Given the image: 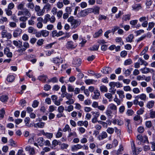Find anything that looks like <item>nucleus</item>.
<instances>
[{
    "label": "nucleus",
    "mask_w": 155,
    "mask_h": 155,
    "mask_svg": "<svg viewBox=\"0 0 155 155\" xmlns=\"http://www.w3.org/2000/svg\"><path fill=\"white\" fill-rule=\"evenodd\" d=\"M152 2L151 0H147L146 3V5L147 8H150V6L152 5Z\"/></svg>",
    "instance_id": "052dcab7"
},
{
    "label": "nucleus",
    "mask_w": 155,
    "mask_h": 155,
    "mask_svg": "<svg viewBox=\"0 0 155 155\" xmlns=\"http://www.w3.org/2000/svg\"><path fill=\"white\" fill-rule=\"evenodd\" d=\"M132 63V61L130 59H128L126 60L124 63V64L125 65H129L131 64Z\"/></svg>",
    "instance_id": "0e129e2a"
},
{
    "label": "nucleus",
    "mask_w": 155,
    "mask_h": 155,
    "mask_svg": "<svg viewBox=\"0 0 155 155\" xmlns=\"http://www.w3.org/2000/svg\"><path fill=\"white\" fill-rule=\"evenodd\" d=\"M45 124V123L41 121L39 122L35 123L34 124V126L35 128H42L44 127Z\"/></svg>",
    "instance_id": "0eeeda50"
},
{
    "label": "nucleus",
    "mask_w": 155,
    "mask_h": 155,
    "mask_svg": "<svg viewBox=\"0 0 155 155\" xmlns=\"http://www.w3.org/2000/svg\"><path fill=\"white\" fill-rule=\"evenodd\" d=\"M134 36L133 34L129 35L126 38V41L127 42H131L134 38Z\"/></svg>",
    "instance_id": "c85d7f7f"
},
{
    "label": "nucleus",
    "mask_w": 155,
    "mask_h": 155,
    "mask_svg": "<svg viewBox=\"0 0 155 155\" xmlns=\"http://www.w3.org/2000/svg\"><path fill=\"white\" fill-rule=\"evenodd\" d=\"M99 45H94L93 46L90 47L89 49L91 51H97L98 49Z\"/></svg>",
    "instance_id": "a19ab883"
},
{
    "label": "nucleus",
    "mask_w": 155,
    "mask_h": 155,
    "mask_svg": "<svg viewBox=\"0 0 155 155\" xmlns=\"http://www.w3.org/2000/svg\"><path fill=\"white\" fill-rule=\"evenodd\" d=\"M27 7L31 9H33L35 7V5L32 2H29L26 4Z\"/></svg>",
    "instance_id": "f704fd0d"
},
{
    "label": "nucleus",
    "mask_w": 155,
    "mask_h": 155,
    "mask_svg": "<svg viewBox=\"0 0 155 155\" xmlns=\"http://www.w3.org/2000/svg\"><path fill=\"white\" fill-rule=\"evenodd\" d=\"M132 152L134 155H137L139 153V152H137V150L134 144L133 143V145H132Z\"/></svg>",
    "instance_id": "473e14b6"
},
{
    "label": "nucleus",
    "mask_w": 155,
    "mask_h": 155,
    "mask_svg": "<svg viewBox=\"0 0 155 155\" xmlns=\"http://www.w3.org/2000/svg\"><path fill=\"white\" fill-rule=\"evenodd\" d=\"M24 15L30 17L31 14L28 9L26 8H24L22 10Z\"/></svg>",
    "instance_id": "5701e85b"
},
{
    "label": "nucleus",
    "mask_w": 155,
    "mask_h": 155,
    "mask_svg": "<svg viewBox=\"0 0 155 155\" xmlns=\"http://www.w3.org/2000/svg\"><path fill=\"white\" fill-rule=\"evenodd\" d=\"M5 11L7 15L10 16L12 15V12L11 9H9L8 8H6Z\"/></svg>",
    "instance_id": "79ce46f5"
},
{
    "label": "nucleus",
    "mask_w": 155,
    "mask_h": 155,
    "mask_svg": "<svg viewBox=\"0 0 155 155\" xmlns=\"http://www.w3.org/2000/svg\"><path fill=\"white\" fill-rule=\"evenodd\" d=\"M140 70L143 74H147L149 72L152 73L154 72L153 69L149 68L146 67L140 69Z\"/></svg>",
    "instance_id": "39448f33"
},
{
    "label": "nucleus",
    "mask_w": 155,
    "mask_h": 155,
    "mask_svg": "<svg viewBox=\"0 0 155 155\" xmlns=\"http://www.w3.org/2000/svg\"><path fill=\"white\" fill-rule=\"evenodd\" d=\"M149 115L150 117L152 118H155V111L151 109L150 110Z\"/></svg>",
    "instance_id": "37998d69"
},
{
    "label": "nucleus",
    "mask_w": 155,
    "mask_h": 155,
    "mask_svg": "<svg viewBox=\"0 0 155 155\" xmlns=\"http://www.w3.org/2000/svg\"><path fill=\"white\" fill-rule=\"evenodd\" d=\"M94 80L93 79H87L85 81V82L87 85H90L93 84Z\"/></svg>",
    "instance_id": "4d7b16f0"
},
{
    "label": "nucleus",
    "mask_w": 155,
    "mask_h": 155,
    "mask_svg": "<svg viewBox=\"0 0 155 155\" xmlns=\"http://www.w3.org/2000/svg\"><path fill=\"white\" fill-rule=\"evenodd\" d=\"M56 19L54 15L51 16L48 14H47L45 16L43 23L46 24L48 21H50L51 23H54L55 22Z\"/></svg>",
    "instance_id": "f03ea898"
},
{
    "label": "nucleus",
    "mask_w": 155,
    "mask_h": 155,
    "mask_svg": "<svg viewBox=\"0 0 155 155\" xmlns=\"http://www.w3.org/2000/svg\"><path fill=\"white\" fill-rule=\"evenodd\" d=\"M42 35L44 37L48 36L49 34V32L46 30H43L41 31Z\"/></svg>",
    "instance_id": "4c0bfd02"
},
{
    "label": "nucleus",
    "mask_w": 155,
    "mask_h": 155,
    "mask_svg": "<svg viewBox=\"0 0 155 155\" xmlns=\"http://www.w3.org/2000/svg\"><path fill=\"white\" fill-rule=\"evenodd\" d=\"M135 98H140L141 100L145 101L147 100V97L146 94L142 93L135 97Z\"/></svg>",
    "instance_id": "f8f14e48"
},
{
    "label": "nucleus",
    "mask_w": 155,
    "mask_h": 155,
    "mask_svg": "<svg viewBox=\"0 0 155 155\" xmlns=\"http://www.w3.org/2000/svg\"><path fill=\"white\" fill-rule=\"evenodd\" d=\"M4 53L8 57L11 58L12 57V54L10 51L9 49L8 48H6L4 49Z\"/></svg>",
    "instance_id": "dca6fc26"
},
{
    "label": "nucleus",
    "mask_w": 155,
    "mask_h": 155,
    "mask_svg": "<svg viewBox=\"0 0 155 155\" xmlns=\"http://www.w3.org/2000/svg\"><path fill=\"white\" fill-rule=\"evenodd\" d=\"M68 100L66 102V103L68 105H71L74 104V101L72 99H68Z\"/></svg>",
    "instance_id": "13d9d810"
},
{
    "label": "nucleus",
    "mask_w": 155,
    "mask_h": 155,
    "mask_svg": "<svg viewBox=\"0 0 155 155\" xmlns=\"http://www.w3.org/2000/svg\"><path fill=\"white\" fill-rule=\"evenodd\" d=\"M37 12V15L38 16H41L43 15L45 12V10L43 9H40Z\"/></svg>",
    "instance_id": "603ef678"
},
{
    "label": "nucleus",
    "mask_w": 155,
    "mask_h": 155,
    "mask_svg": "<svg viewBox=\"0 0 155 155\" xmlns=\"http://www.w3.org/2000/svg\"><path fill=\"white\" fill-rule=\"evenodd\" d=\"M25 150L26 151H28L31 155H33L35 154V150L33 147H31L30 146L26 147L25 148Z\"/></svg>",
    "instance_id": "2eb2a0df"
},
{
    "label": "nucleus",
    "mask_w": 155,
    "mask_h": 155,
    "mask_svg": "<svg viewBox=\"0 0 155 155\" xmlns=\"http://www.w3.org/2000/svg\"><path fill=\"white\" fill-rule=\"evenodd\" d=\"M81 63V60L80 59H75L73 61V64L77 66H79Z\"/></svg>",
    "instance_id": "393cba45"
},
{
    "label": "nucleus",
    "mask_w": 155,
    "mask_h": 155,
    "mask_svg": "<svg viewBox=\"0 0 155 155\" xmlns=\"http://www.w3.org/2000/svg\"><path fill=\"white\" fill-rule=\"evenodd\" d=\"M145 129L142 126H140L137 129V131L138 132L140 133H143Z\"/></svg>",
    "instance_id": "338daca9"
},
{
    "label": "nucleus",
    "mask_w": 155,
    "mask_h": 155,
    "mask_svg": "<svg viewBox=\"0 0 155 155\" xmlns=\"http://www.w3.org/2000/svg\"><path fill=\"white\" fill-rule=\"evenodd\" d=\"M8 99V97L7 96L3 95L1 97L0 100L2 102H5L7 101Z\"/></svg>",
    "instance_id": "2f4dec72"
},
{
    "label": "nucleus",
    "mask_w": 155,
    "mask_h": 155,
    "mask_svg": "<svg viewBox=\"0 0 155 155\" xmlns=\"http://www.w3.org/2000/svg\"><path fill=\"white\" fill-rule=\"evenodd\" d=\"M72 136H74V137H77V135L75 132H69L68 137H70Z\"/></svg>",
    "instance_id": "e2e57ef3"
},
{
    "label": "nucleus",
    "mask_w": 155,
    "mask_h": 155,
    "mask_svg": "<svg viewBox=\"0 0 155 155\" xmlns=\"http://www.w3.org/2000/svg\"><path fill=\"white\" fill-rule=\"evenodd\" d=\"M76 46V44L72 41H67L66 45V48L68 49H74Z\"/></svg>",
    "instance_id": "7ed1b4c3"
},
{
    "label": "nucleus",
    "mask_w": 155,
    "mask_h": 155,
    "mask_svg": "<svg viewBox=\"0 0 155 155\" xmlns=\"http://www.w3.org/2000/svg\"><path fill=\"white\" fill-rule=\"evenodd\" d=\"M132 8L134 10L138 11L142 8V6L140 4H137L133 5L132 6Z\"/></svg>",
    "instance_id": "a211bd4d"
},
{
    "label": "nucleus",
    "mask_w": 155,
    "mask_h": 155,
    "mask_svg": "<svg viewBox=\"0 0 155 155\" xmlns=\"http://www.w3.org/2000/svg\"><path fill=\"white\" fill-rule=\"evenodd\" d=\"M107 132L110 134H112L114 131V129L112 127H109L107 128L106 130Z\"/></svg>",
    "instance_id": "09e8293b"
},
{
    "label": "nucleus",
    "mask_w": 155,
    "mask_h": 155,
    "mask_svg": "<svg viewBox=\"0 0 155 155\" xmlns=\"http://www.w3.org/2000/svg\"><path fill=\"white\" fill-rule=\"evenodd\" d=\"M26 22H21L19 24L20 27L22 28H25L26 27Z\"/></svg>",
    "instance_id": "774afa93"
},
{
    "label": "nucleus",
    "mask_w": 155,
    "mask_h": 155,
    "mask_svg": "<svg viewBox=\"0 0 155 155\" xmlns=\"http://www.w3.org/2000/svg\"><path fill=\"white\" fill-rule=\"evenodd\" d=\"M74 89V88L73 86L70 84H68V92H73Z\"/></svg>",
    "instance_id": "c03bdc74"
},
{
    "label": "nucleus",
    "mask_w": 155,
    "mask_h": 155,
    "mask_svg": "<svg viewBox=\"0 0 155 155\" xmlns=\"http://www.w3.org/2000/svg\"><path fill=\"white\" fill-rule=\"evenodd\" d=\"M80 17H84L88 15L86 9L81 11L79 13Z\"/></svg>",
    "instance_id": "7c9ffc66"
},
{
    "label": "nucleus",
    "mask_w": 155,
    "mask_h": 155,
    "mask_svg": "<svg viewBox=\"0 0 155 155\" xmlns=\"http://www.w3.org/2000/svg\"><path fill=\"white\" fill-rule=\"evenodd\" d=\"M62 130L61 128H59L55 136L57 138L61 137L62 135Z\"/></svg>",
    "instance_id": "4be33fe9"
},
{
    "label": "nucleus",
    "mask_w": 155,
    "mask_h": 155,
    "mask_svg": "<svg viewBox=\"0 0 155 155\" xmlns=\"http://www.w3.org/2000/svg\"><path fill=\"white\" fill-rule=\"evenodd\" d=\"M154 23L153 22H150L148 24V27L147 29L148 30H150L154 26Z\"/></svg>",
    "instance_id": "bf43d9fd"
},
{
    "label": "nucleus",
    "mask_w": 155,
    "mask_h": 155,
    "mask_svg": "<svg viewBox=\"0 0 155 155\" xmlns=\"http://www.w3.org/2000/svg\"><path fill=\"white\" fill-rule=\"evenodd\" d=\"M145 125L146 127L149 128L151 127L152 126V123L151 121H147L145 122Z\"/></svg>",
    "instance_id": "3c124183"
},
{
    "label": "nucleus",
    "mask_w": 155,
    "mask_h": 155,
    "mask_svg": "<svg viewBox=\"0 0 155 155\" xmlns=\"http://www.w3.org/2000/svg\"><path fill=\"white\" fill-rule=\"evenodd\" d=\"M53 62L58 66H59L60 64H61L63 62L62 59L61 57H56L54 58L53 60Z\"/></svg>",
    "instance_id": "1a4fd4ad"
},
{
    "label": "nucleus",
    "mask_w": 155,
    "mask_h": 155,
    "mask_svg": "<svg viewBox=\"0 0 155 155\" xmlns=\"http://www.w3.org/2000/svg\"><path fill=\"white\" fill-rule=\"evenodd\" d=\"M13 44L16 47H20L22 46V42L20 41H17L14 40L13 42Z\"/></svg>",
    "instance_id": "cd10ccee"
},
{
    "label": "nucleus",
    "mask_w": 155,
    "mask_h": 155,
    "mask_svg": "<svg viewBox=\"0 0 155 155\" xmlns=\"http://www.w3.org/2000/svg\"><path fill=\"white\" fill-rule=\"evenodd\" d=\"M77 124L79 126H84L85 127H87L88 126V122L87 121H79L77 122Z\"/></svg>",
    "instance_id": "4468645a"
},
{
    "label": "nucleus",
    "mask_w": 155,
    "mask_h": 155,
    "mask_svg": "<svg viewBox=\"0 0 155 155\" xmlns=\"http://www.w3.org/2000/svg\"><path fill=\"white\" fill-rule=\"evenodd\" d=\"M91 113L92 114L94 115V117L97 118L100 115V113L99 111H92Z\"/></svg>",
    "instance_id": "5fc2aeb1"
},
{
    "label": "nucleus",
    "mask_w": 155,
    "mask_h": 155,
    "mask_svg": "<svg viewBox=\"0 0 155 155\" xmlns=\"http://www.w3.org/2000/svg\"><path fill=\"white\" fill-rule=\"evenodd\" d=\"M107 137V133L105 131H103L98 137V138L100 140L105 138Z\"/></svg>",
    "instance_id": "f3484780"
},
{
    "label": "nucleus",
    "mask_w": 155,
    "mask_h": 155,
    "mask_svg": "<svg viewBox=\"0 0 155 155\" xmlns=\"http://www.w3.org/2000/svg\"><path fill=\"white\" fill-rule=\"evenodd\" d=\"M42 134L48 138L51 139L53 137V134L51 133L45 132L43 130L41 131Z\"/></svg>",
    "instance_id": "412c9836"
},
{
    "label": "nucleus",
    "mask_w": 155,
    "mask_h": 155,
    "mask_svg": "<svg viewBox=\"0 0 155 155\" xmlns=\"http://www.w3.org/2000/svg\"><path fill=\"white\" fill-rule=\"evenodd\" d=\"M1 35L2 38H6L7 39H11L12 37L11 34L8 32L7 30L2 31Z\"/></svg>",
    "instance_id": "20e7f679"
},
{
    "label": "nucleus",
    "mask_w": 155,
    "mask_h": 155,
    "mask_svg": "<svg viewBox=\"0 0 155 155\" xmlns=\"http://www.w3.org/2000/svg\"><path fill=\"white\" fill-rule=\"evenodd\" d=\"M22 30L21 28H18L15 29L13 33V36L16 38L20 36L22 33Z\"/></svg>",
    "instance_id": "423d86ee"
},
{
    "label": "nucleus",
    "mask_w": 155,
    "mask_h": 155,
    "mask_svg": "<svg viewBox=\"0 0 155 155\" xmlns=\"http://www.w3.org/2000/svg\"><path fill=\"white\" fill-rule=\"evenodd\" d=\"M154 101L151 100L147 102L146 104V107L149 109H151L154 106Z\"/></svg>",
    "instance_id": "6ab92c4d"
},
{
    "label": "nucleus",
    "mask_w": 155,
    "mask_h": 155,
    "mask_svg": "<svg viewBox=\"0 0 155 155\" xmlns=\"http://www.w3.org/2000/svg\"><path fill=\"white\" fill-rule=\"evenodd\" d=\"M100 89L101 92H107L108 91L107 87L104 85L100 86Z\"/></svg>",
    "instance_id": "c9c22d12"
},
{
    "label": "nucleus",
    "mask_w": 155,
    "mask_h": 155,
    "mask_svg": "<svg viewBox=\"0 0 155 155\" xmlns=\"http://www.w3.org/2000/svg\"><path fill=\"white\" fill-rule=\"evenodd\" d=\"M44 139L42 137H39L37 140V142L38 145L40 146H42L43 145Z\"/></svg>",
    "instance_id": "c756f323"
},
{
    "label": "nucleus",
    "mask_w": 155,
    "mask_h": 155,
    "mask_svg": "<svg viewBox=\"0 0 155 155\" xmlns=\"http://www.w3.org/2000/svg\"><path fill=\"white\" fill-rule=\"evenodd\" d=\"M113 101L116 103L117 105H120L121 102V100L118 98L116 95H115V97L113 99Z\"/></svg>",
    "instance_id": "bb28decb"
},
{
    "label": "nucleus",
    "mask_w": 155,
    "mask_h": 155,
    "mask_svg": "<svg viewBox=\"0 0 155 155\" xmlns=\"http://www.w3.org/2000/svg\"><path fill=\"white\" fill-rule=\"evenodd\" d=\"M82 147L83 146L80 144L73 145L71 147V150L73 152H75L81 149Z\"/></svg>",
    "instance_id": "6e6552de"
},
{
    "label": "nucleus",
    "mask_w": 155,
    "mask_h": 155,
    "mask_svg": "<svg viewBox=\"0 0 155 155\" xmlns=\"http://www.w3.org/2000/svg\"><path fill=\"white\" fill-rule=\"evenodd\" d=\"M101 71L104 74H109L112 72V69L110 67H104Z\"/></svg>",
    "instance_id": "9d476101"
},
{
    "label": "nucleus",
    "mask_w": 155,
    "mask_h": 155,
    "mask_svg": "<svg viewBox=\"0 0 155 155\" xmlns=\"http://www.w3.org/2000/svg\"><path fill=\"white\" fill-rule=\"evenodd\" d=\"M62 131L64 132H66L67 131H68L69 132L71 131V129L70 128L69 125L68 124L65 125L64 128L63 129Z\"/></svg>",
    "instance_id": "e433bc0d"
},
{
    "label": "nucleus",
    "mask_w": 155,
    "mask_h": 155,
    "mask_svg": "<svg viewBox=\"0 0 155 155\" xmlns=\"http://www.w3.org/2000/svg\"><path fill=\"white\" fill-rule=\"evenodd\" d=\"M105 96L109 99V101H110L112 98V94L110 93H107L105 94Z\"/></svg>",
    "instance_id": "864d4df0"
},
{
    "label": "nucleus",
    "mask_w": 155,
    "mask_h": 155,
    "mask_svg": "<svg viewBox=\"0 0 155 155\" xmlns=\"http://www.w3.org/2000/svg\"><path fill=\"white\" fill-rule=\"evenodd\" d=\"M94 95H93L92 98L94 99H97L100 95V93L99 91L97 89H96L94 91Z\"/></svg>",
    "instance_id": "ddd939ff"
},
{
    "label": "nucleus",
    "mask_w": 155,
    "mask_h": 155,
    "mask_svg": "<svg viewBox=\"0 0 155 155\" xmlns=\"http://www.w3.org/2000/svg\"><path fill=\"white\" fill-rule=\"evenodd\" d=\"M108 107L111 110H112L113 111L115 112V113L117 112V107L116 105L114 104L113 103H111L108 105Z\"/></svg>",
    "instance_id": "9b49d317"
},
{
    "label": "nucleus",
    "mask_w": 155,
    "mask_h": 155,
    "mask_svg": "<svg viewBox=\"0 0 155 155\" xmlns=\"http://www.w3.org/2000/svg\"><path fill=\"white\" fill-rule=\"evenodd\" d=\"M102 32V30L101 29H100L97 32L95 33V34L94 35V37L95 38H97L99 36L101 35V34Z\"/></svg>",
    "instance_id": "a18cd8bd"
},
{
    "label": "nucleus",
    "mask_w": 155,
    "mask_h": 155,
    "mask_svg": "<svg viewBox=\"0 0 155 155\" xmlns=\"http://www.w3.org/2000/svg\"><path fill=\"white\" fill-rule=\"evenodd\" d=\"M24 3L22 2L21 3L18 5L17 8L18 10H21L24 8Z\"/></svg>",
    "instance_id": "6e6d98bb"
},
{
    "label": "nucleus",
    "mask_w": 155,
    "mask_h": 155,
    "mask_svg": "<svg viewBox=\"0 0 155 155\" xmlns=\"http://www.w3.org/2000/svg\"><path fill=\"white\" fill-rule=\"evenodd\" d=\"M93 13H94V14H99V10L100 9V8L99 7L96 6L95 7H94L93 8Z\"/></svg>",
    "instance_id": "72a5a7b5"
},
{
    "label": "nucleus",
    "mask_w": 155,
    "mask_h": 155,
    "mask_svg": "<svg viewBox=\"0 0 155 155\" xmlns=\"http://www.w3.org/2000/svg\"><path fill=\"white\" fill-rule=\"evenodd\" d=\"M68 22H70L72 29H75L79 26L81 23V20L79 19H75L71 16L68 19Z\"/></svg>",
    "instance_id": "f257e3e1"
},
{
    "label": "nucleus",
    "mask_w": 155,
    "mask_h": 155,
    "mask_svg": "<svg viewBox=\"0 0 155 155\" xmlns=\"http://www.w3.org/2000/svg\"><path fill=\"white\" fill-rule=\"evenodd\" d=\"M14 80L15 77L12 75H10L8 76L7 78V81L10 82L13 81Z\"/></svg>",
    "instance_id": "ea45409f"
},
{
    "label": "nucleus",
    "mask_w": 155,
    "mask_h": 155,
    "mask_svg": "<svg viewBox=\"0 0 155 155\" xmlns=\"http://www.w3.org/2000/svg\"><path fill=\"white\" fill-rule=\"evenodd\" d=\"M91 103V101L90 99H87L84 101V104L86 105H89Z\"/></svg>",
    "instance_id": "de8ad7c7"
},
{
    "label": "nucleus",
    "mask_w": 155,
    "mask_h": 155,
    "mask_svg": "<svg viewBox=\"0 0 155 155\" xmlns=\"http://www.w3.org/2000/svg\"><path fill=\"white\" fill-rule=\"evenodd\" d=\"M47 78V76L44 74L39 76L38 78V80L44 82L46 81Z\"/></svg>",
    "instance_id": "aec40b11"
},
{
    "label": "nucleus",
    "mask_w": 155,
    "mask_h": 155,
    "mask_svg": "<svg viewBox=\"0 0 155 155\" xmlns=\"http://www.w3.org/2000/svg\"><path fill=\"white\" fill-rule=\"evenodd\" d=\"M138 62L141 65H143L146 66L148 65V63L141 58H139V59Z\"/></svg>",
    "instance_id": "a878e982"
},
{
    "label": "nucleus",
    "mask_w": 155,
    "mask_h": 155,
    "mask_svg": "<svg viewBox=\"0 0 155 155\" xmlns=\"http://www.w3.org/2000/svg\"><path fill=\"white\" fill-rule=\"evenodd\" d=\"M117 93L119 95V97L120 99H123L125 97L124 92L122 90H118L117 91Z\"/></svg>",
    "instance_id": "b1692460"
},
{
    "label": "nucleus",
    "mask_w": 155,
    "mask_h": 155,
    "mask_svg": "<svg viewBox=\"0 0 155 155\" xmlns=\"http://www.w3.org/2000/svg\"><path fill=\"white\" fill-rule=\"evenodd\" d=\"M52 143L53 145L54 146H56L58 144H61V142L58 141L56 140H54L53 141Z\"/></svg>",
    "instance_id": "69168bd1"
},
{
    "label": "nucleus",
    "mask_w": 155,
    "mask_h": 155,
    "mask_svg": "<svg viewBox=\"0 0 155 155\" xmlns=\"http://www.w3.org/2000/svg\"><path fill=\"white\" fill-rule=\"evenodd\" d=\"M58 81V79L56 77H54L48 81L49 82H52L53 83H57Z\"/></svg>",
    "instance_id": "8fccbe9b"
},
{
    "label": "nucleus",
    "mask_w": 155,
    "mask_h": 155,
    "mask_svg": "<svg viewBox=\"0 0 155 155\" xmlns=\"http://www.w3.org/2000/svg\"><path fill=\"white\" fill-rule=\"evenodd\" d=\"M56 6L59 9H61L63 7L64 5L63 2L59 1L57 2Z\"/></svg>",
    "instance_id": "49530a36"
},
{
    "label": "nucleus",
    "mask_w": 155,
    "mask_h": 155,
    "mask_svg": "<svg viewBox=\"0 0 155 155\" xmlns=\"http://www.w3.org/2000/svg\"><path fill=\"white\" fill-rule=\"evenodd\" d=\"M148 49V46L146 47L142 51L140 54V55L142 56L143 54H144L147 51Z\"/></svg>",
    "instance_id": "680f3d73"
},
{
    "label": "nucleus",
    "mask_w": 155,
    "mask_h": 155,
    "mask_svg": "<svg viewBox=\"0 0 155 155\" xmlns=\"http://www.w3.org/2000/svg\"><path fill=\"white\" fill-rule=\"evenodd\" d=\"M28 17L25 16H23L19 18V21L21 22H26L28 20Z\"/></svg>",
    "instance_id": "58836bf2"
}]
</instances>
